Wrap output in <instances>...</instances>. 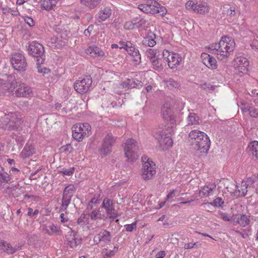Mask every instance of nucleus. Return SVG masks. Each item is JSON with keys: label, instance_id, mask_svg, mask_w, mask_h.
Returning <instances> with one entry per match:
<instances>
[{"label": "nucleus", "instance_id": "69168bd1", "mask_svg": "<svg viewBox=\"0 0 258 258\" xmlns=\"http://www.w3.org/2000/svg\"><path fill=\"white\" fill-rule=\"evenodd\" d=\"M197 244L196 242L195 243H189L187 244H185L184 245V249H191L194 247L195 245H196Z\"/></svg>", "mask_w": 258, "mask_h": 258}, {"label": "nucleus", "instance_id": "6e6d98bb", "mask_svg": "<svg viewBox=\"0 0 258 258\" xmlns=\"http://www.w3.org/2000/svg\"><path fill=\"white\" fill-rule=\"evenodd\" d=\"M93 29L94 26L93 25H90L88 28L84 31V35L87 37L90 36L91 33L93 31Z\"/></svg>", "mask_w": 258, "mask_h": 258}, {"label": "nucleus", "instance_id": "5701e85b", "mask_svg": "<svg viewBox=\"0 0 258 258\" xmlns=\"http://www.w3.org/2000/svg\"><path fill=\"white\" fill-rule=\"evenodd\" d=\"M76 190V187L73 184H70L66 187L63 191L62 198L71 201L74 194Z\"/></svg>", "mask_w": 258, "mask_h": 258}, {"label": "nucleus", "instance_id": "7ed1b4c3", "mask_svg": "<svg viewBox=\"0 0 258 258\" xmlns=\"http://www.w3.org/2000/svg\"><path fill=\"white\" fill-rule=\"evenodd\" d=\"M0 127L10 131L18 130L22 124V118L12 112H2Z\"/></svg>", "mask_w": 258, "mask_h": 258}, {"label": "nucleus", "instance_id": "7c9ffc66", "mask_svg": "<svg viewBox=\"0 0 258 258\" xmlns=\"http://www.w3.org/2000/svg\"><path fill=\"white\" fill-rule=\"evenodd\" d=\"M112 13L111 10L108 7L104 8L101 9L99 13V16L102 21H105L110 17Z\"/></svg>", "mask_w": 258, "mask_h": 258}, {"label": "nucleus", "instance_id": "412c9836", "mask_svg": "<svg viewBox=\"0 0 258 258\" xmlns=\"http://www.w3.org/2000/svg\"><path fill=\"white\" fill-rule=\"evenodd\" d=\"M96 238H98V242H104L108 243L111 241V234L110 233L105 229H103L96 235Z\"/></svg>", "mask_w": 258, "mask_h": 258}, {"label": "nucleus", "instance_id": "9b49d317", "mask_svg": "<svg viewBox=\"0 0 258 258\" xmlns=\"http://www.w3.org/2000/svg\"><path fill=\"white\" fill-rule=\"evenodd\" d=\"M115 139L111 134H108L104 138L101 148L100 149V153L103 155H107L111 152V148L115 143Z\"/></svg>", "mask_w": 258, "mask_h": 258}, {"label": "nucleus", "instance_id": "4d7b16f0", "mask_svg": "<svg viewBox=\"0 0 258 258\" xmlns=\"http://www.w3.org/2000/svg\"><path fill=\"white\" fill-rule=\"evenodd\" d=\"M28 212L27 213V215L30 217H32L37 215L39 213V211L37 209H36L33 211V209L31 208H29L28 209Z\"/></svg>", "mask_w": 258, "mask_h": 258}, {"label": "nucleus", "instance_id": "58836bf2", "mask_svg": "<svg viewBox=\"0 0 258 258\" xmlns=\"http://www.w3.org/2000/svg\"><path fill=\"white\" fill-rule=\"evenodd\" d=\"M162 143L160 144L161 146L170 147L173 145V141L170 136H167L166 134L162 140Z\"/></svg>", "mask_w": 258, "mask_h": 258}, {"label": "nucleus", "instance_id": "a18cd8bd", "mask_svg": "<svg viewBox=\"0 0 258 258\" xmlns=\"http://www.w3.org/2000/svg\"><path fill=\"white\" fill-rule=\"evenodd\" d=\"M224 204V201L221 198H217L215 199L213 202L209 203V204H210L214 207H222V205Z\"/></svg>", "mask_w": 258, "mask_h": 258}, {"label": "nucleus", "instance_id": "774afa93", "mask_svg": "<svg viewBox=\"0 0 258 258\" xmlns=\"http://www.w3.org/2000/svg\"><path fill=\"white\" fill-rule=\"evenodd\" d=\"M227 13L228 15L230 16H234L235 14V10L232 9L231 7L228 9Z\"/></svg>", "mask_w": 258, "mask_h": 258}, {"label": "nucleus", "instance_id": "dca6fc26", "mask_svg": "<svg viewBox=\"0 0 258 258\" xmlns=\"http://www.w3.org/2000/svg\"><path fill=\"white\" fill-rule=\"evenodd\" d=\"M82 123H79L74 125L72 127V136L77 141L83 140Z\"/></svg>", "mask_w": 258, "mask_h": 258}, {"label": "nucleus", "instance_id": "0e129e2a", "mask_svg": "<svg viewBox=\"0 0 258 258\" xmlns=\"http://www.w3.org/2000/svg\"><path fill=\"white\" fill-rule=\"evenodd\" d=\"M7 242H0V252H6L7 250Z\"/></svg>", "mask_w": 258, "mask_h": 258}, {"label": "nucleus", "instance_id": "de8ad7c7", "mask_svg": "<svg viewBox=\"0 0 258 258\" xmlns=\"http://www.w3.org/2000/svg\"><path fill=\"white\" fill-rule=\"evenodd\" d=\"M124 28L126 30H132L136 29L135 20L133 21H127L124 25Z\"/></svg>", "mask_w": 258, "mask_h": 258}, {"label": "nucleus", "instance_id": "49530a36", "mask_svg": "<svg viewBox=\"0 0 258 258\" xmlns=\"http://www.w3.org/2000/svg\"><path fill=\"white\" fill-rule=\"evenodd\" d=\"M236 233L239 234L243 238H245L248 237L249 236V233H250V229L247 228L245 229H243L242 231H240L239 230H233Z\"/></svg>", "mask_w": 258, "mask_h": 258}, {"label": "nucleus", "instance_id": "a878e982", "mask_svg": "<svg viewBox=\"0 0 258 258\" xmlns=\"http://www.w3.org/2000/svg\"><path fill=\"white\" fill-rule=\"evenodd\" d=\"M187 125H196L200 123V119L199 116L193 112L189 113L187 117Z\"/></svg>", "mask_w": 258, "mask_h": 258}, {"label": "nucleus", "instance_id": "f8f14e48", "mask_svg": "<svg viewBox=\"0 0 258 258\" xmlns=\"http://www.w3.org/2000/svg\"><path fill=\"white\" fill-rule=\"evenodd\" d=\"M101 207L105 209L106 213L109 216V219L113 220L118 216L114 208L113 202L111 199L107 198H105L103 201Z\"/></svg>", "mask_w": 258, "mask_h": 258}, {"label": "nucleus", "instance_id": "4be33fe9", "mask_svg": "<svg viewBox=\"0 0 258 258\" xmlns=\"http://www.w3.org/2000/svg\"><path fill=\"white\" fill-rule=\"evenodd\" d=\"M205 57L204 63L209 68L211 69H216L217 68V61L212 56L207 53L204 54Z\"/></svg>", "mask_w": 258, "mask_h": 258}, {"label": "nucleus", "instance_id": "c9c22d12", "mask_svg": "<svg viewBox=\"0 0 258 258\" xmlns=\"http://www.w3.org/2000/svg\"><path fill=\"white\" fill-rule=\"evenodd\" d=\"M150 61L152 65V68L154 70L158 72L162 70L163 67L162 63L161 62H160L158 57L154 59L151 60Z\"/></svg>", "mask_w": 258, "mask_h": 258}, {"label": "nucleus", "instance_id": "5fc2aeb1", "mask_svg": "<svg viewBox=\"0 0 258 258\" xmlns=\"http://www.w3.org/2000/svg\"><path fill=\"white\" fill-rule=\"evenodd\" d=\"M71 201L66 200L63 198L62 199V204L61 206V210H66L67 209V207L70 204Z\"/></svg>", "mask_w": 258, "mask_h": 258}, {"label": "nucleus", "instance_id": "cd10ccee", "mask_svg": "<svg viewBox=\"0 0 258 258\" xmlns=\"http://www.w3.org/2000/svg\"><path fill=\"white\" fill-rule=\"evenodd\" d=\"M68 244L72 248H74L78 245H80L82 242L81 238H77L74 234L73 235L71 234L68 238Z\"/></svg>", "mask_w": 258, "mask_h": 258}, {"label": "nucleus", "instance_id": "20e7f679", "mask_svg": "<svg viewBox=\"0 0 258 258\" xmlns=\"http://www.w3.org/2000/svg\"><path fill=\"white\" fill-rule=\"evenodd\" d=\"M27 50L30 55L36 58V63L38 68L39 66L42 64L45 59L44 47L40 43L33 41L29 44Z\"/></svg>", "mask_w": 258, "mask_h": 258}, {"label": "nucleus", "instance_id": "4c0bfd02", "mask_svg": "<svg viewBox=\"0 0 258 258\" xmlns=\"http://www.w3.org/2000/svg\"><path fill=\"white\" fill-rule=\"evenodd\" d=\"M91 127L90 124L88 123H82V132L83 139L86 137H88L91 132Z\"/></svg>", "mask_w": 258, "mask_h": 258}, {"label": "nucleus", "instance_id": "13d9d810", "mask_svg": "<svg viewBox=\"0 0 258 258\" xmlns=\"http://www.w3.org/2000/svg\"><path fill=\"white\" fill-rule=\"evenodd\" d=\"M48 228L50 229V231L51 234L53 233H56L59 232L58 227L54 226L53 224H51L48 226Z\"/></svg>", "mask_w": 258, "mask_h": 258}, {"label": "nucleus", "instance_id": "2eb2a0df", "mask_svg": "<svg viewBox=\"0 0 258 258\" xmlns=\"http://www.w3.org/2000/svg\"><path fill=\"white\" fill-rule=\"evenodd\" d=\"M162 113L163 118L169 121L171 125H173L174 123V118L173 115V112L167 104H165L162 108Z\"/></svg>", "mask_w": 258, "mask_h": 258}, {"label": "nucleus", "instance_id": "b1692460", "mask_svg": "<svg viewBox=\"0 0 258 258\" xmlns=\"http://www.w3.org/2000/svg\"><path fill=\"white\" fill-rule=\"evenodd\" d=\"M87 53L92 57L102 56L104 55V52L97 46H90L87 50Z\"/></svg>", "mask_w": 258, "mask_h": 258}, {"label": "nucleus", "instance_id": "e433bc0d", "mask_svg": "<svg viewBox=\"0 0 258 258\" xmlns=\"http://www.w3.org/2000/svg\"><path fill=\"white\" fill-rule=\"evenodd\" d=\"M11 176L7 172L4 171L0 174V185L3 182L7 183L11 182Z\"/></svg>", "mask_w": 258, "mask_h": 258}, {"label": "nucleus", "instance_id": "423d86ee", "mask_svg": "<svg viewBox=\"0 0 258 258\" xmlns=\"http://www.w3.org/2000/svg\"><path fill=\"white\" fill-rule=\"evenodd\" d=\"M11 61L13 68L18 71H24L27 67L25 57L21 53H15L12 55Z\"/></svg>", "mask_w": 258, "mask_h": 258}, {"label": "nucleus", "instance_id": "c85d7f7f", "mask_svg": "<svg viewBox=\"0 0 258 258\" xmlns=\"http://www.w3.org/2000/svg\"><path fill=\"white\" fill-rule=\"evenodd\" d=\"M235 189V193L237 196H240L241 197H244L247 192L248 185L245 182H242L241 185V188L239 189L237 185H234Z\"/></svg>", "mask_w": 258, "mask_h": 258}, {"label": "nucleus", "instance_id": "79ce46f5", "mask_svg": "<svg viewBox=\"0 0 258 258\" xmlns=\"http://www.w3.org/2000/svg\"><path fill=\"white\" fill-rule=\"evenodd\" d=\"M165 135L166 133L164 132H163L162 130H159L155 133L154 134V137L156 140H158L159 144H162V140Z\"/></svg>", "mask_w": 258, "mask_h": 258}, {"label": "nucleus", "instance_id": "6e6552de", "mask_svg": "<svg viewBox=\"0 0 258 258\" xmlns=\"http://www.w3.org/2000/svg\"><path fill=\"white\" fill-rule=\"evenodd\" d=\"M185 7L188 10H192L195 13L200 14H204L209 11L207 4L200 1H188L185 4Z\"/></svg>", "mask_w": 258, "mask_h": 258}, {"label": "nucleus", "instance_id": "2f4dec72", "mask_svg": "<svg viewBox=\"0 0 258 258\" xmlns=\"http://www.w3.org/2000/svg\"><path fill=\"white\" fill-rule=\"evenodd\" d=\"M96 209L94 208V209L91 211H87L92 220H101L102 219L101 211L99 210H97Z\"/></svg>", "mask_w": 258, "mask_h": 258}, {"label": "nucleus", "instance_id": "3c124183", "mask_svg": "<svg viewBox=\"0 0 258 258\" xmlns=\"http://www.w3.org/2000/svg\"><path fill=\"white\" fill-rule=\"evenodd\" d=\"M75 171L74 167H71L68 169H63L62 170L60 171V172L65 175H71L73 174Z\"/></svg>", "mask_w": 258, "mask_h": 258}, {"label": "nucleus", "instance_id": "a19ab883", "mask_svg": "<svg viewBox=\"0 0 258 258\" xmlns=\"http://www.w3.org/2000/svg\"><path fill=\"white\" fill-rule=\"evenodd\" d=\"M124 44V46H121L119 48H123L125 49L128 52V54H132L133 51L136 49L131 41H126L125 44Z\"/></svg>", "mask_w": 258, "mask_h": 258}, {"label": "nucleus", "instance_id": "f704fd0d", "mask_svg": "<svg viewBox=\"0 0 258 258\" xmlns=\"http://www.w3.org/2000/svg\"><path fill=\"white\" fill-rule=\"evenodd\" d=\"M56 1L55 0H42L41 5L46 10H49L55 6Z\"/></svg>", "mask_w": 258, "mask_h": 258}, {"label": "nucleus", "instance_id": "8fccbe9b", "mask_svg": "<svg viewBox=\"0 0 258 258\" xmlns=\"http://www.w3.org/2000/svg\"><path fill=\"white\" fill-rule=\"evenodd\" d=\"M249 115L253 117H257L258 116V110L252 107L248 108Z\"/></svg>", "mask_w": 258, "mask_h": 258}, {"label": "nucleus", "instance_id": "f03ea898", "mask_svg": "<svg viewBox=\"0 0 258 258\" xmlns=\"http://www.w3.org/2000/svg\"><path fill=\"white\" fill-rule=\"evenodd\" d=\"M235 44L234 39L229 36H224L218 44H211L208 48L213 51V53L226 57L227 58L230 52L234 49Z\"/></svg>", "mask_w": 258, "mask_h": 258}, {"label": "nucleus", "instance_id": "e2e57ef3", "mask_svg": "<svg viewBox=\"0 0 258 258\" xmlns=\"http://www.w3.org/2000/svg\"><path fill=\"white\" fill-rule=\"evenodd\" d=\"M61 149L63 151H66V152H71L73 150V148L72 147V146L70 145V144H67V145L64 146H62L61 147Z\"/></svg>", "mask_w": 258, "mask_h": 258}, {"label": "nucleus", "instance_id": "338daca9", "mask_svg": "<svg viewBox=\"0 0 258 258\" xmlns=\"http://www.w3.org/2000/svg\"><path fill=\"white\" fill-rule=\"evenodd\" d=\"M165 251H160L158 252L156 255V258H163L165 256Z\"/></svg>", "mask_w": 258, "mask_h": 258}, {"label": "nucleus", "instance_id": "1a4fd4ad", "mask_svg": "<svg viewBox=\"0 0 258 258\" xmlns=\"http://www.w3.org/2000/svg\"><path fill=\"white\" fill-rule=\"evenodd\" d=\"M92 83L90 76H85L81 80H77L74 83V89L78 93L84 94L86 93Z\"/></svg>", "mask_w": 258, "mask_h": 258}, {"label": "nucleus", "instance_id": "393cba45", "mask_svg": "<svg viewBox=\"0 0 258 258\" xmlns=\"http://www.w3.org/2000/svg\"><path fill=\"white\" fill-rule=\"evenodd\" d=\"M101 0H80L81 4L90 10L97 7L101 3Z\"/></svg>", "mask_w": 258, "mask_h": 258}, {"label": "nucleus", "instance_id": "a211bd4d", "mask_svg": "<svg viewBox=\"0 0 258 258\" xmlns=\"http://www.w3.org/2000/svg\"><path fill=\"white\" fill-rule=\"evenodd\" d=\"M156 38V36L154 33L149 32L148 33V35L143 39L142 44L146 46L153 47L156 44L155 40Z\"/></svg>", "mask_w": 258, "mask_h": 258}, {"label": "nucleus", "instance_id": "680f3d73", "mask_svg": "<svg viewBox=\"0 0 258 258\" xmlns=\"http://www.w3.org/2000/svg\"><path fill=\"white\" fill-rule=\"evenodd\" d=\"M7 250L6 253L8 254H12L15 252V250H13V247L10 244L7 243Z\"/></svg>", "mask_w": 258, "mask_h": 258}, {"label": "nucleus", "instance_id": "f257e3e1", "mask_svg": "<svg viewBox=\"0 0 258 258\" xmlns=\"http://www.w3.org/2000/svg\"><path fill=\"white\" fill-rule=\"evenodd\" d=\"M188 137L195 150L201 153L208 152L211 142L209 138L205 133L199 130H193L189 134Z\"/></svg>", "mask_w": 258, "mask_h": 258}, {"label": "nucleus", "instance_id": "72a5a7b5", "mask_svg": "<svg viewBox=\"0 0 258 258\" xmlns=\"http://www.w3.org/2000/svg\"><path fill=\"white\" fill-rule=\"evenodd\" d=\"M165 85L169 89L172 90L177 88L179 86V83L173 79H169L164 81Z\"/></svg>", "mask_w": 258, "mask_h": 258}, {"label": "nucleus", "instance_id": "864d4df0", "mask_svg": "<svg viewBox=\"0 0 258 258\" xmlns=\"http://www.w3.org/2000/svg\"><path fill=\"white\" fill-rule=\"evenodd\" d=\"M137 223L136 222H133L131 224H127L125 225L126 230L128 232H132L134 229H136Z\"/></svg>", "mask_w": 258, "mask_h": 258}, {"label": "nucleus", "instance_id": "052dcab7", "mask_svg": "<svg viewBox=\"0 0 258 258\" xmlns=\"http://www.w3.org/2000/svg\"><path fill=\"white\" fill-rule=\"evenodd\" d=\"M25 22L30 27H32L34 25V22L33 20L30 18L27 17L24 19Z\"/></svg>", "mask_w": 258, "mask_h": 258}, {"label": "nucleus", "instance_id": "f3484780", "mask_svg": "<svg viewBox=\"0 0 258 258\" xmlns=\"http://www.w3.org/2000/svg\"><path fill=\"white\" fill-rule=\"evenodd\" d=\"M181 57L178 54L171 53V56L168 58L167 60L168 66L171 69H173L179 64L180 62L181 61Z\"/></svg>", "mask_w": 258, "mask_h": 258}, {"label": "nucleus", "instance_id": "09e8293b", "mask_svg": "<svg viewBox=\"0 0 258 258\" xmlns=\"http://www.w3.org/2000/svg\"><path fill=\"white\" fill-rule=\"evenodd\" d=\"M131 55H132L134 57V60L136 62H140L141 61V56L139 53V51L138 49H136L133 51L132 54H130Z\"/></svg>", "mask_w": 258, "mask_h": 258}, {"label": "nucleus", "instance_id": "39448f33", "mask_svg": "<svg viewBox=\"0 0 258 258\" xmlns=\"http://www.w3.org/2000/svg\"><path fill=\"white\" fill-rule=\"evenodd\" d=\"M124 151L125 156L131 162L137 159L139 156L137 143L133 139H128L126 140L124 146Z\"/></svg>", "mask_w": 258, "mask_h": 258}, {"label": "nucleus", "instance_id": "37998d69", "mask_svg": "<svg viewBox=\"0 0 258 258\" xmlns=\"http://www.w3.org/2000/svg\"><path fill=\"white\" fill-rule=\"evenodd\" d=\"M220 218L223 220L225 221H232L233 222V224L235 225V218L234 215H233L232 216H230L228 214L226 213L221 212L220 213Z\"/></svg>", "mask_w": 258, "mask_h": 258}, {"label": "nucleus", "instance_id": "c756f323", "mask_svg": "<svg viewBox=\"0 0 258 258\" xmlns=\"http://www.w3.org/2000/svg\"><path fill=\"white\" fill-rule=\"evenodd\" d=\"M34 153L33 146L30 144H26L21 152V155L23 158H27L32 155Z\"/></svg>", "mask_w": 258, "mask_h": 258}, {"label": "nucleus", "instance_id": "bb28decb", "mask_svg": "<svg viewBox=\"0 0 258 258\" xmlns=\"http://www.w3.org/2000/svg\"><path fill=\"white\" fill-rule=\"evenodd\" d=\"M216 186L215 184L211 185H207L200 191V194L204 197H207L213 195V190L216 188Z\"/></svg>", "mask_w": 258, "mask_h": 258}, {"label": "nucleus", "instance_id": "4468645a", "mask_svg": "<svg viewBox=\"0 0 258 258\" xmlns=\"http://www.w3.org/2000/svg\"><path fill=\"white\" fill-rule=\"evenodd\" d=\"M235 61L236 62V68L239 72L245 73L247 71L249 61L246 58L241 56L237 57Z\"/></svg>", "mask_w": 258, "mask_h": 258}, {"label": "nucleus", "instance_id": "9d476101", "mask_svg": "<svg viewBox=\"0 0 258 258\" xmlns=\"http://www.w3.org/2000/svg\"><path fill=\"white\" fill-rule=\"evenodd\" d=\"M156 174L155 164L153 162L143 163L141 171L142 178L145 180L152 179Z\"/></svg>", "mask_w": 258, "mask_h": 258}, {"label": "nucleus", "instance_id": "ddd939ff", "mask_svg": "<svg viewBox=\"0 0 258 258\" xmlns=\"http://www.w3.org/2000/svg\"><path fill=\"white\" fill-rule=\"evenodd\" d=\"M18 87V89L15 91L16 96L29 98L33 95L31 88L24 83H21Z\"/></svg>", "mask_w": 258, "mask_h": 258}, {"label": "nucleus", "instance_id": "bf43d9fd", "mask_svg": "<svg viewBox=\"0 0 258 258\" xmlns=\"http://www.w3.org/2000/svg\"><path fill=\"white\" fill-rule=\"evenodd\" d=\"M173 52L169 51L168 50L164 49L163 51V56L167 61L168 60V58L171 56V53Z\"/></svg>", "mask_w": 258, "mask_h": 258}, {"label": "nucleus", "instance_id": "473e14b6", "mask_svg": "<svg viewBox=\"0 0 258 258\" xmlns=\"http://www.w3.org/2000/svg\"><path fill=\"white\" fill-rule=\"evenodd\" d=\"M249 223V219L247 216L244 214L241 215L240 218L238 217L236 219V220H235V225L238 223L242 227H245L246 225H248Z\"/></svg>", "mask_w": 258, "mask_h": 258}, {"label": "nucleus", "instance_id": "6ab92c4d", "mask_svg": "<svg viewBox=\"0 0 258 258\" xmlns=\"http://www.w3.org/2000/svg\"><path fill=\"white\" fill-rule=\"evenodd\" d=\"M122 85L123 88L128 89L135 88L138 86L142 87L143 83L137 79H128L127 81L123 82Z\"/></svg>", "mask_w": 258, "mask_h": 258}, {"label": "nucleus", "instance_id": "603ef678", "mask_svg": "<svg viewBox=\"0 0 258 258\" xmlns=\"http://www.w3.org/2000/svg\"><path fill=\"white\" fill-rule=\"evenodd\" d=\"M135 22L136 24V28L139 29L145 25L146 21L143 19H141L139 21H136L135 20Z\"/></svg>", "mask_w": 258, "mask_h": 258}, {"label": "nucleus", "instance_id": "0eeeda50", "mask_svg": "<svg viewBox=\"0 0 258 258\" xmlns=\"http://www.w3.org/2000/svg\"><path fill=\"white\" fill-rule=\"evenodd\" d=\"M139 9L146 14H156L160 12L163 7H161L158 3L154 0H148L146 4L139 5Z\"/></svg>", "mask_w": 258, "mask_h": 258}, {"label": "nucleus", "instance_id": "aec40b11", "mask_svg": "<svg viewBox=\"0 0 258 258\" xmlns=\"http://www.w3.org/2000/svg\"><path fill=\"white\" fill-rule=\"evenodd\" d=\"M247 151L252 156L255 158H258V141H253L251 142L247 148Z\"/></svg>", "mask_w": 258, "mask_h": 258}, {"label": "nucleus", "instance_id": "ea45409f", "mask_svg": "<svg viewBox=\"0 0 258 258\" xmlns=\"http://www.w3.org/2000/svg\"><path fill=\"white\" fill-rule=\"evenodd\" d=\"M98 199L97 198L94 197L89 202L86 211H91L94 208H97L98 204Z\"/></svg>", "mask_w": 258, "mask_h": 258}, {"label": "nucleus", "instance_id": "c03bdc74", "mask_svg": "<svg viewBox=\"0 0 258 258\" xmlns=\"http://www.w3.org/2000/svg\"><path fill=\"white\" fill-rule=\"evenodd\" d=\"M156 50L153 49L149 48L146 50V55L150 60L157 58Z\"/></svg>", "mask_w": 258, "mask_h": 258}]
</instances>
